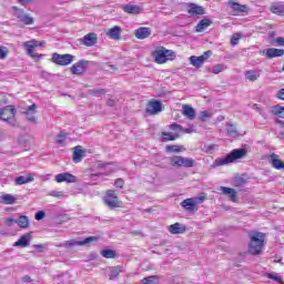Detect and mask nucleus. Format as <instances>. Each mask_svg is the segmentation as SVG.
<instances>
[{"label":"nucleus","mask_w":284,"mask_h":284,"mask_svg":"<svg viewBox=\"0 0 284 284\" xmlns=\"http://www.w3.org/2000/svg\"><path fill=\"white\" fill-rule=\"evenodd\" d=\"M245 156H247V149H234L225 158L216 159L213 162V165L214 168H221V165H230V163L245 159Z\"/></svg>","instance_id":"obj_1"},{"label":"nucleus","mask_w":284,"mask_h":284,"mask_svg":"<svg viewBox=\"0 0 284 284\" xmlns=\"http://www.w3.org/2000/svg\"><path fill=\"white\" fill-rule=\"evenodd\" d=\"M251 242L248 244V252L254 256L261 254L265 243V234L261 232H253L250 234Z\"/></svg>","instance_id":"obj_2"},{"label":"nucleus","mask_w":284,"mask_h":284,"mask_svg":"<svg viewBox=\"0 0 284 284\" xmlns=\"http://www.w3.org/2000/svg\"><path fill=\"white\" fill-rule=\"evenodd\" d=\"M152 57L155 63L163 64L168 63V61H174V59H176V53L172 50L165 49V47H160L153 51Z\"/></svg>","instance_id":"obj_3"},{"label":"nucleus","mask_w":284,"mask_h":284,"mask_svg":"<svg viewBox=\"0 0 284 284\" xmlns=\"http://www.w3.org/2000/svg\"><path fill=\"white\" fill-rule=\"evenodd\" d=\"M16 115H17V109H14V106L12 105H7L2 110H0L1 121L9 123V125L17 124V119L14 118Z\"/></svg>","instance_id":"obj_4"},{"label":"nucleus","mask_w":284,"mask_h":284,"mask_svg":"<svg viewBox=\"0 0 284 284\" xmlns=\"http://www.w3.org/2000/svg\"><path fill=\"white\" fill-rule=\"evenodd\" d=\"M45 45V41H37L34 39L23 42V48L27 50V54L31 57V59H41L43 54H39L34 52V48H41Z\"/></svg>","instance_id":"obj_5"},{"label":"nucleus","mask_w":284,"mask_h":284,"mask_svg":"<svg viewBox=\"0 0 284 284\" xmlns=\"http://www.w3.org/2000/svg\"><path fill=\"white\" fill-rule=\"evenodd\" d=\"M103 201L105 206L110 207V210L121 207V201L119 200V196L116 195V192L114 190L106 191Z\"/></svg>","instance_id":"obj_6"},{"label":"nucleus","mask_w":284,"mask_h":284,"mask_svg":"<svg viewBox=\"0 0 284 284\" xmlns=\"http://www.w3.org/2000/svg\"><path fill=\"white\" fill-rule=\"evenodd\" d=\"M194 159L192 158H183L175 155L171 158V165L173 168H194Z\"/></svg>","instance_id":"obj_7"},{"label":"nucleus","mask_w":284,"mask_h":284,"mask_svg":"<svg viewBox=\"0 0 284 284\" xmlns=\"http://www.w3.org/2000/svg\"><path fill=\"white\" fill-rule=\"evenodd\" d=\"M51 61L55 63V65H70V63L74 61V55L53 53Z\"/></svg>","instance_id":"obj_8"},{"label":"nucleus","mask_w":284,"mask_h":284,"mask_svg":"<svg viewBox=\"0 0 284 284\" xmlns=\"http://www.w3.org/2000/svg\"><path fill=\"white\" fill-rule=\"evenodd\" d=\"M210 57H212V51H205L200 57L191 55L189 58V61H190L191 65H193V68H202L203 63H205V61H207V59H210Z\"/></svg>","instance_id":"obj_9"},{"label":"nucleus","mask_w":284,"mask_h":284,"mask_svg":"<svg viewBox=\"0 0 284 284\" xmlns=\"http://www.w3.org/2000/svg\"><path fill=\"white\" fill-rule=\"evenodd\" d=\"M97 236H89L84 239L83 241H74L70 240L67 242H63L62 244L59 245V247H74V245H88L89 243H92L93 241H97Z\"/></svg>","instance_id":"obj_10"},{"label":"nucleus","mask_w":284,"mask_h":284,"mask_svg":"<svg viewBox=\"0 0 284 284\" xmlns=\"http://www.w3.org/2000/svg\"><path fill=\"white\" fill-rule=\"evenodd\" d=\"M159 112H163V103L156 100L150 101L146 105V114L154 115Z\"/></svg>","instance_id":"obj_11"},{"label":"nucleus","mask_w":284,"mask_h":284,"mask_svg":"<svg viewBox=\"0 0 284 284\" xmlns=\"http://www.w3.org/2000/svg\"><path fill=\"white\" fill-rule=\"evenodd\" d=\"M55 183H77V176L72 173H59L54 178Z\"/></svg>","instance_id":"obj_12"},{"label":"nucleus","mask_w":284,"mask_h":284,"mask_svg":"<svg viewBox=\"0 0 284 284\" xmlns=\"http://www.w3.org/2000/svg\"><path fill=\"white\" fill-rule=\"evenodd\" d=\"M227 6L234 12L235 17H236V14H241V13L247 12L250 10L246 4H241L239 2H235L234 0H229Z\"/></svg>","instance_id":"obj_13"},{"label":"nucleus","mask_w":284,"mask_h":284,"mask_svg":"<svg viewBox=\"0 0 284 284\" xmlns=\"http://www.w3.org/2000/svg\"><path fill=\"white\" fill-rule=\"evenodd\" d=\"M121 32H123V29L119 26H114L109 29L105 34L109 39H112V41H119L121 39Z\"/></svg>","instance_id":"obj_14"},{"label":"nucleus","mask_w":284,"mask_h":284,"mask_svg":"<svg viewBox=\"0 0 284 284\" xmlns=\"http://www.w3.org/2000/svg\"><path fill=\"white\" fill-rule=\"evenodd\" d=\"M182 114L189 119V121H194V119H196V111L190 104L182 105Z\"/></svg>","instance_id":"obj_15"},{"label":"nucleus","mask_w":284,"mask_h":284,"mask_svg":"<svg viewBox=\"0 0 284 284\" xmlns=\"http://www.w3.org/2000/svg\"><path fill=\"white\" fill-rule=\"evenodd\" d=\"M220 192H222L224 196H229L230 201H232L233 203H236V201H239V195L236 194V190L234 189L220 186Z\"/></svg>","instance_id":"obj_16"},{"label":"nucleus","mask_w":284,"mask_h":284,"mask_svg":"<svg viewBox=\"0 0 284 284\" xmlns=\"http://www.w3.org/2000/svg\"><path fill=\"white\" fill-rule=\"evenodd\" d=\"M135 38L143 41V39H148L150 34H152V30L148 27H140L134 31Z\"/></svg>","instance_id":"obj_17"},{"label":"nucleus","mask_w":284,"mask_h":284,"mask_svg":"<svg viewBox=\"0 0 284 284\" xmlns=\"http://www.w3.org/2000/svg\"><path fill=\"white\" fill-rule=\"evenodd\" d=\"M31 240L32 235L30 233H26L17 242H14L13 247H28Z\"/></svg>","instance_id":"obj_18"},{"label":"nucleus","mask_w":284,"mask_h":284,"mask_svg":"<svg viewBox=\"0 0 284 284\" xmlns=\"http://www.w3.org/2000/svg\"><path fill=\"white\" fill-rule=\"evenodd\" d=\"M98 41L97 33L91 32L83 37L82 43L83 45H87V48H92Z\"/></svg>","instance_id":"obj_19"},{"label":"nucleus","mask_w":284,"mask_h":284,"mask_svg":"<svg viewBox=\"0 0 284 284\" xmlns=\"http://www.w3.org/2000/svg\"><path fill=\"white\" fill-rule=\"evenodd\" d=\"M264 54L266 59H275L276 57H283L284 50L270 48L266 51H264Z\"/></svg>","instance_id":"obj_20"},{"label":"nucleus","mask_w":284,"mask_h":284,"mask_svg":"<svg viewBox=\"0 0 284 284\" xmlns=\"http://www.w3.org/2000/svg\"><path fill=\"white\" fill-rule=\"evenodd\" d=\"M244 77L247 81L254 83V81H258L261 79V71L258 70H247L244 73Z\"/></svg>","instance_id":"obj_21"},{"label":"nucleus","mask_w":284,"mask_h":284,"mask_svg":"<svg viewBox=\"0 0 284 284\" xmlns=\"http://www.w3.org/2000/svg\"><path fill=\"white\" fill-rule=\"evenodd\" d=\"M181 206L187 212H194L196 210V200L186 199L181 202Z\"/></svg>","instance_id":"obj_22"},{"label":"nucleus","mask_w":284,"mask_h":284,"mask_svg":"<svg viewBox=\"0 0 284 284\" xmlns=\"http://www.w3.org/2000/svg\"><path fill=\"white\" fill-rule=\"evenodd\" d=\"M24 114L31 123H37V118L34 116V114H37V104H31L28 106Z\"/></svg>","instance_id":"obj_23"},{"label":"nucleus","mask_w":284,"mask_h":284,"mask_svg":"<svg viewBox=\"0 0 284 284\" xmlns=\"http://www.w3.org/2000/svg\"><path fill=\"white\" fill-rule=\"evenodd\" d=\"M170 234H185V225L181 223H174L168 227Z\"/></svg>","instance_id":"obj_24"},{"label":"nucleus","mask_w":284,"mask_h":284,"mask_svg":"<svg viewBox=\"0 0 284 284\" xmlns=\"http://www.w3.org/2000/svg\"><path fill=\"white\" fill-rule=\"evenodd\" d=\"M187 12L189 14H191V17H196V16L205 14V9H203V7H199L192 3L190 4Z\"/></svg>","instance_id":"obj_25"},{"label":"nucleus","mask_w":284,"mask_h":284,"mask_svg":"<svg viewBox=\"0 0 284 284\" xmlns=\"http://www.w3.org/2000/svg\"><path fill=\"white\" fill-rule=\"evenodd\" d=\"M212 26V20L204 18L202 19L195 27V32H203V30H207Z\"/></svg>","instance_id":"obj_26"},{"label":"nucleus","mask_w":284,"mask_h":284,"mask_svg":"<svg viewBox=\"0 0 284 284\" xmlns=\"http://www.w3.org/2000/svg\"><path fill=\"white\" fill-rule=\"evenodd\" d=\"M271 12L277 14L278 17H284V3L276 2L271 6Z\"/></svg>","instance_id":"obj_27"},{"label":"nucleus","mask_w":284,"mask_h":284,"mask_svg":"<svg viewBox=\"0 0 284 284\" xmlns=\"http://www.w3.org/2000/svg\"><path fill=\"white\" fill-rule=\"evenodd\" d=\"M17 18L19 19V21H21V23H24V26H32V23H34V19L23 13V11H19L17 13Z\"/></svg>","instance_id":"obj_28"},{"label":"nucleus","mask_w":284,"mask_h":284,"mask_svg":"<svg viewBox=\"0 0 284 284\" xmlns=\"http://www.w3.org/2000/svg\"><path fill=\"white\" fill-rule=\"evenodd\" d=\"M32 181H34L32 174L20 175L16 178V185H26V183H32Z\"/></svg>","instance_id":"obj_29"},{"label":"nucleus","mask_w":284,"mask_h":284,"mask_svg":"<svg viewBox=\"0 0 284 284\" xmlns=\"http://www.w3.org/2000/svg\"><path fill=\"white\" fill-rule=\"evenodd\" d=\"M72 74H83L85 72V61H80L71 67Z\"/></svg>","instance_id":"obj_30"},{"label":"nucleus","mask_w":284,"mask_h":284,"mask_svg":"<svg viewBox=\"0 0 284 284\" xmlns=\"http://www.w3.org/2000/svg\"><path fill=\"white\" fill-rule=\"evenodd\" d=\"M83 149L81 145H78L74 148V151H73V162L74 163H81V161H83Z\"/></svg>","instance_id":"obj_31"},{"label":"nucleus","mask_w":284,"mask_h":284,"mask_svg":"<svg viewBox=\"0 0 284 284\" xmlns=\"http://www.w3.org/2000/svg\"><path fill=\"white\" fill-rule=\"evenodd\" d=\"M17 225H19L22 230H28L30 227V219L26 215L19 216L18 220H16Z\"/></svg>","instance_id":"obj_32"},{"label":"nucleus","mask_w":284,"mask_h":284,"mask_svg":"<svg viewBox=\"0 0 284 284\" xmlns=\"http://www.w3.org/2000/svg\"><path fill=\"white\" fill-rule=\"evenodd\" d=\"M121 272H123V266H121V265L113 266L110 270V275H109L110 281H114V278H118L119 274H121Z\"/></svg>","instance_id":"obj_33"},{"label":"nucleus","mask_w":284,"mask_h":284,"mask_svg":"<svg viewBox=\"0 0 284 284\" xmlns=\"http://www.w3.org/2000/svg\"><path fill=\"white\" fill-rule=\"evenodd\" d=\"M123 10L128 14H139L141 12V8L134 4H126L123 7Z\"/></svg>","instance_id":"obj_34"},{"label":"nucleus","mask_w":284,"mask_h":284,"mask_svg":"<svg viewBox=\"0 0 284 284\" xmlns=\"http://www.w3.org/2000/svg\"><path fill=\"white\" fill-rule=\"evenodd\" d=\"M1 200L6 205H14V203H17V197L12 194H4L1 196Z\"/></svg>","instance_id":"obj_35"},{"label":"nucleus","mask_w":284,"mask_h":284,"mask_svg":"<svg viewBox=\"0 0 284 284\" xmlns=\"http://www.w3.org/2000/svg\"><path fill=\"white\" fill-rule=\"evenodd\" d=\"M179 139V133H173V132H163L162 133V140L168 142V141H176Z\"/></svg>","instance_id":"obj_36"},{"label":"nucleus","mask_w":284,"mask_h":284,"mask_svg":"<svg viewBox=\"0 0 284 284\" xmlns=\"http://www.w3.org/2000/svg\"><path fill=\"white\" fill-rule=\"evenodd\" d=\"M226 131L230 136L236 138L239 136V131H236V126L232 123L226 124Z\"/></svg>","instance_id":"obj_37"},{"label":"nucleus","mask_w":284,"mask_h":284,"mask_svg":"<svg viewBox=\"0 0 284 284\" xmlns=\"http://www.w3.org/2000/svg\"><path fill=\"white\" fill-rule=\"evenodd\" d=\"M101 256H103V258H114L116 256V252L110 248L102 250Z\"/></svg>","instance_id":"obj_38"},{"label":"nucleus","mask_w":284,"mask_h":284,"mask_svg":"<svg viewBox=\"0 0 284 284\" xmlns=\"http://www.w3.org/2000/svg\"><path fill=\"white\" fill-rule=\"evenodd\" d=\"M98 168H103L106 170V174L114 172V166L111 163H99Z\"/></svg>","instance_id":"obj_39"},{"label":"nucleus","mask_w":284,"mask_h":284,"mask_svg":"<svg viewBox=\"0 0 284 284\" xmlns=\"http://www.w3.org/2000/svg\"><path fill=\"white\" fill-rule=\"evenodd\" d=\"M65 139H68V135L64 132H60L55 141L58 145H65Z\"/></svg>","instance_id":"obj_40"},{"label":"nucleus","mask_w":284,"mask_h":284,"mask_svg":"<svg viewBox=\"0 0 284 284\" xmlns=\"http://www.w3.org/2000/svg\"><path fill=\"white\" fill-rule=\"evenodd\" d=\"M156 281H159V277L156 275H152L149 277H144L142 280V284H156Z\"/></svg>","instance_id":"obj_41"},{"label":"nucleus","mask_w":284,"mask_h":284,"mask_svg":"<svg viewBox=\"0 0 284 284\" xmlns=\"http://www.w3.org/2000/svg\"><path fill=\"white\" fill-rule=\"evenodd\" d=\"M267 278H271L272 281H276V283L284 284L283 277L278 276L276 273H267Z\"/></svg>","instance_id":"obj_42"},{"label":"nucleus","mask_w":284,"mask_h":284,"mask_svg":"<svg viewBox=\"0 0 284 284\" xmlns=\"http://www.w3.org/2000/svg\"><path fill=\"white\" fill-rule=\"evenodd\" d=\"M243 36L241 33H234L231 38V45H239V41Z\"/></svg>","instance_id":"obj_43"},{"label":"nucleus","mask_w":284,"mask_h":284,"mask_svg":"<svg viewBox=\"0 0 284 284\" xmlns=\"http://www.w3.org/2000/svg\"><path fill=\"white\" fill-rule=\"evenodd\" d=\"M212 118V113L209 112V111H201L200 112V121H207V119H211Z\"/></svg>","instance_id":"obj_44"},{"label":"nucleus","mask_w":284,"mask_h":284,"mask_svg":"<svg viewBox=\"0 0 284 284\" xmlns=\"http://www.w3.org/2000/svg\"><path fill=\"white\" fill-rule=\"evenodd\" d=\"M223 70H225V65H223V64H215L213 67L212 72H213V74H221V72H223Z\"/></svg>","instance_id":"obj_45"},{"label":"nucleus","mask_w":284,"mask_h":284,"mask_svg":"<svg viewBox=\"0 0 284 284\" xmlns=\"http://www.w3.org/2000/svg\"><path fill=\"white\" fill-rule=\"evenodd\" d=\"M49 196H53L54 199H63L64 193L63 191H51Z\"/></svg>","instance_id":"obj_46"},{"label":"nucleus","mask_w":284,"mask_h":284,"mask_svg":"<svg viewBox=\"0 0 284 284\" xmlns=\"http://www.w3.org/2000/svg\"><path fill=\"white\" fill-rule=\"evenodd\" d=\"M284 112V108L281 105H275L272 108V114L278 115V114H283Z\"/></svg>","instance_id":"obj_47"},{"label":"nucleus","mask_w":284,"mask_h":284,"mask_svg":"<svg viewBox=\"0 0 284 284\" xmlns=\"http://www.w3.org/2000/svg\"><path fill=\"white\" fill-rule=\"evenodd\" d=\"M166 152H181V146L179 145H166L165 148Z\"/></svg>","instance_id":"obj_48"},{"label":"nucleus","mask_w":284,"mask_h":284,"mask_svg":"<svg viewBox=\"0 0 284 284\" xmlns=\"http://www.w3.org/2000/svg\"><path fill=\"white\" fill-rule=\"evenodd\" d=\"M36 221H42V219H45V212L38 211L34 216Z\"/></svg>","instance_id":"obj_49"},{"label":"nucleus","mask_w":284,"mask_h":284,"mask_svg":"<svg viewBox=\"0 0 284 284\" xmlns=\"http://www.w3.org/2000/svg\"><path fill=\"white\" fill-rule=\"evenodd\" d=\"M171 130H178L179 132H182L183 126L181 124L173 123L170 125Z\"/></svg>","instance_id":"obj_50"},{"label":"nucleus","mask_w":284,"mask_h":284,"mask_svg":"<svg viewBox=\"0 0 284 284\" xmlns=\"http://www.w3.org/2000/svg\"><path fill=\"white\" fill-rule=\"evenodd\" d=\"M14 223H17V220H14L12 217H8L6 220V225H8V227H12V225H14Z\"/></svg>","instance_id":"obj_51"},{"label":"nucleus","mask_w":284,"mask_h":284,"mask_svg":"<svg viewBox=\"0 0 284 284\" xmlns=\"http://www.w3.org/2000/svg\"><path fill=\"white\" fill-rule=\"evenodd\" d=\"M181 132H184V134H192V132H195L194 126H190L187 129L183 128Z\"/></svg>","instance_id":"obj_52"},{"label":"nucleus","mask_w":284,"mask_h":284,"mask_svg":"<svg viewBox=\"0 0 284 284\" xmlns=\"http://www.w3.org/2000/svg\"><path fill=\"white\" fill-rule=\"evenodd\" d=\"M94 97H101V94H105V90L99 89L93 91Z\"/></svg>","instance_id":"obj_53"},{"label":"nucleus","mask_w":284,"mask_h":284,"mask_svg":"<svg viewBox=\"0 0 284 284\" xmlns=\"http://www.w3.org/2000/svg\"><path fill=\"white\" fill-rule=\"evenodd\" d=\"M276 98L281 99V101H284V89H281L277 93H276Z\"/></svg>","instance_id":"obj_54"},{"label":"nucleus","mask_w":284,"mask_h":284,"mask_svg":"<svg viewBox=\"0 0 284 284\" xmlns=\"http://www.w3.org/2000/svg\"><path fill=\"white\" fill-rule=\"evenodd\" d=\"M114 185L116 187H120V190H122V187H123V180H121V179L115 180Z\"/></svg>","instance_id":"obj_55"},{"label":"nucleus","mask_w":284,"mask_h":284,"mask_svg":"<svg viewBox=\"0 0 284 284\" xmlns=\"http://www.w3.org/2000/svg\"><path fill=\"white\" fill-rule=\"evenodd\" d=\"M275 43H277V45L284 47V38H283V37H278V38L275 40Z\"/></svg>","instance_id":"obj_56"},{"label":"nucleus","mask_w":284,"mask_h":284,"mask_svg":"<svg viewBox=\"0 0 284 284\" xmlns=\"http://www.w3.org/2000/svg\"><path fill=\"white\" fill-rule=\"evenodd\" d=\"M8 57V51L0 49V59H6Z\"/></svg>","instance_id":"obj_57"},{"label":"nucleus","mask_w":284,"mask_h":284,"mask_svg":"<svg viewBox=\"0 0 284 284\" xmlns=\"http://www.w3.org/2000/svg\"><path fill=\"white\" fill-rule=\"evenodd\" d=\"M31 281H32V278L29 275H26L22 277L23 283H30Z\"/></svg>","instance_id":"obj_58"},{"label":"nucleus","mask_w":284,"mask_h":284,"mask_svg":"<svg viewBox=\"0 0 284 284\" xmlns=\"http://www.w3.org/2000/svg\"><path fill=\"white\" fill-rule=\"evenodd\" d=\"M114 100L110 99L106 101V104L110 106V108H114Z\"/></svg>","instance_id":"obj_59"},{"label":"nucleus","mask_w":284,"mask_h":284,"mask_svg":"<svg viewBox=\"0 0 284 284\" xmlns=\"http://www.w3.org/2000/svg\"><path fill=\"white\" fill-rule=\"evenodd\" d=\"M6 139V132L0 130V141H3Z\"/></svg>","instance_id":"obj_60"},{"label":"nucleus","mask_w":284,"mask_h":284,"mask_svg":"<svg viewBox=\"0 0 284 284\" xmlns=\"http://www.w3.org/2000/svg\"><path fill=\"white\" fill-rule=\"evenodd\" d=\"M30 1L32 0H19V2L22 3V6H26V3H30Z\"/></svg>","instance_id":"obj_61"},{"label":"nucleus","mask_w":284,"mask_h":284,"mask_svg":"<svg viewBox=\"0 0 284 284\" xmlns=\"http://www.w3.org/2000/svg\"><path fill=\"white\" fill-rule=\"evenodd\" d=\"M36 250H39L41 252V250H43V245H41V244L36 245Z\"/></svg>","instance_id":"obj_62"},{"label":"nucleus","mask_w":284,"mask_h":284,"mask_svg":"<svg viewBox=\"0 0 284 284\" xmlns=\"http://www.w3.org/2000/svg\"><path fill=\"white\" fill-rule=\"evenodd\" d=\"M256 110H257V112H260V113H261V108L256 106Z\"/></svg>","instance_id":"obj_63"},{"label":"nucleus","mask_w":284,"mask_h":284,"mask_svg":"<svg viewBox=\"0 0 284 284\" xmlns=\"http://www.w3.org/2000/svg\"><path fill=\"white\" fill-rule=\"evenodd\" d=\"M282 123V128H284V122H281Z\"/></svg>","instance_id":"obj_64"}]
</instances>
